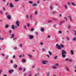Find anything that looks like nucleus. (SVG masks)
<instances>
[{
  "mask_svg": "<svg viewBox=\"0 0 76 76\" xmlns=\"http://www.w3.org/2000/svg\"><path fill=\"white\" fill-rule=\"evenodd\" d=\"M61 47H62L63 48V47H64V46H63V45H61Z\"/></svg>",
  "mask_w": 76,
  "mask_h": 76,
  "instance_id": "5fc2aeb1",
  "label": "nucleus"
},
{
  "mask_svg": "<svg viewBox=\"0 0 76 76\" xmlns=\"http://www.w3.org/2000/svg\"><path fill=\"white\" fill-rule=\"evenodd\" d=\"M68 18H69L70 20H71V21H72V18H71V17L70 16H68Z\"/></svg>",
  "mask_w": 76,
  "mask_h": 76,
  "instance_id": "b1692460",
  "label": "nucleus"
},
{
  "mask_svg": "<svg viewBox=\"0 0 76 76\" xmlns=\"http://www.w3.org/2000/svg\"><path fill=\"white\" fill-rule=\"evenodd\" d=\"M26 18H27V19H28V18H29V16L28 15H26Z\"/></svg>",
  "mask_w": 76,
  "mask_h": 76,
  "instance_id": "864d4df0",
  "label": "nucleus"
},
{
  "mask_svg": "<svg viewBox=\"0 0 76 76\" xmlns=\"http://www.w3.org/2000/svg\"><path fill=\"white\" fill-rule=\"evenodd\" d=\"M35 67V65H33L32 66V69H34V68Z\"/></svg>",
  "mask_w": 76,
  "mask_h": 76,
  "instance_id": "603ef678",
  "label": "nucleus"
},
{
  "mask_svg": "<svg viewBox=\"0 0 76 76\" xmlns=\"http://www.w3.org/2000/svg\"><path fill=\"white\" fill-rule=\"evenodd\" d=\"M9 72L10 74H11V73L13 72V70H9Z\"/></svg>",
  "mask_w": 76,
  "mask_h": 76,
  "instance_id": "39448f33",
  "label": "nucleus"
},
{
  "mask_svg": "<svg viewBox=\"0 0 76 76\" xmlns=\"http://www.w3.org/2000/svg\"><path fill=\"white\" fill-rule=\"evenodd\" d=\"M13 67H14V68H15V69H16V68H17V65L16 64L14 65L13 66Z\"/></svg>",
  "mask_w": 76,
  "mask_h": 76,
  "instance_id": "9d476101",
  "label": "nucleus"
},
{
  "mask_svg": "<svg viewBox=\"0 0 76 76\" xmlns=\"http://www.w3.org/2000/svg\"><path fill=\"white\" fill-rule=\"evenodd\" d=\"M30 18H31V20H33V18H32V15H31Z\"/></svg>",
  "mask_w": 76,
  "mask_h": 76,
  "instance_id": "2f4dec72",
  "label": "nucleus"
},
{
  "mask_svg": "<svg viewBox=\"0 0 76 76\" xmlns=\"http://www.w3.org/2000/svg\"><path fill=\"white\" fill-rule=\"evenodd\" d=\"M15 55L13 57V58H15Z\"/></svg>",
  "mask_w": 76,
  "mask_h": 76,
  "instance_id": "bf43d9fd",
  "label": "nucleus"
},
{
  "mask_svg": "<svg viewBox=\"0 0 76 76\" xmlns=\"http://www.w3.org/2000/svg\"><path fill=\"white\" fill-rule=\"evenodd\" d=\"M26 75H27V74H26V73H24V75L25 76H26Z\"/></svg>",
  "mask_w": 76,
  "mask_h": 76,
  "instance_id": "6e6d98bb",
  "label": "nucleus"
},
{
  "mask_svg": "<svg viewBox=\"0 0 76 76\" xmlns=\"http://www.w3.org/2000/svg\"><path fill=\"white\" fill-rule=\"evenodd\" d=\"M12 30H10L9 31V33H12Z\"/></svg>",
  "mask_w": 76,
  "mask_h": 76,
  "instance_id": "338daca9",
  "label": "nucleus"
},
{
  "mask_svg": "<svg viewBox=\"0 0 76 76\" xmlns=\"http://www.w3.org/2000/svg\"><path fill=\"white\" fill-rule=\"evenodd\" d=\"M72 40H73L74 41H76V37H74V38L72 39Z\"/></svg>",
  "mask_w": 76,
  "mask_h": 76,
  "instance_id": "6ab92c4d",
  "label": "nucleus"
},
{
  "mask_svg": "<svg viewBox=\"0 0 76 76\" xmlns=\"http://www.w3.org/2000/svg\"><path fill=\"white\" fill-rule=\"evenodd\" d=\"M40 45H43V42H41L40 43Z\"/></svg>",
  "mask_w": 76,
  "mask_h": 76,
  "instance_id": "09e8293b",
  "label": "nucleus"
},
{
  "mask_svg": "<svg viewBox=\"0 0 76 76\" xmlns=\"http://www.w3.org/2000/svg\"><path fill=\"white\" fill-rule=\"evenodd\" d=\"M12 28L13 29H14L15 28V27L14 26V25H12Z\"/></svg>",
  "mask_w": 76,
  "mask_h": 76,
  "instance_id": "a211bd4d",
  "label": "nucleus"
},
{
  "mask_svg": "<svg viewBox=\"0 0 76 76\" xmlns=\"http://www.w3.org/2000/svg\"><path fill=\"white\" fill-rule=\"evenodd\" d=\"M41 30L42 32H44V28H41Z\"/></svg>",
  "mask_w": 76,
  "mask_h": 76,
  "instance_id": "412c9836",
  "label": "nucleus"
},
{
  "mask_svg": "<svg viewBox=\"0 0 76 76\" xmlns=\"http://www.w3.org/2000/svg\"><path fill=\"white\" fill-rule=\"evenodd\" d=\"M14 50H16V49H17V47H14Z\"/></svg>",
  "mask_w": 76,
  "mask_h": 76,
  "instance_id": "c03bdc74",
  "label": "nucleus"
},
{
  "mask_svg": "<svg viewBox=\"0 0 76 76\" xmlns=\"http://www.w3.org/2000/svg\"><path fill=\"white\" fill-rule=\"evenodd\" d=\"M23 72H25L26 71V68H23Z\"/></svg>",
  "mask_w": 76,
  "mask_h": 76,
  "instance_id": "7c9ffc66",
  "label": "nucleus"
},
{
  "mask_svg": "<svg viewBox=\"0 0 76 76\" xmlns=\"http://www.w3.org/2000/svg\"><path fill=\"white\" fill-rule=\"evenodd\" d=\"M35 14L36 15H38V12H37V11H35Z\"/></svg>",
  "mask_w": 76,
  "mask_h": 76,
  "instance_id": "f704fd0d",
  "label": "nucleus"
},
{
  "mask_svg": "<svg viewBox=\"0 0 76 76\" xmlns=\"http://www.w3.org/2000/svg\"><path fill=\"white\" fill-rule=\"evenodd\" d=\"M47 57H48V58H50V56H49V55H47Z\"/></svg>",
  "mask_w": 76,
  "mask_h": 76,
  "instance_id": "0e129e2a",
  "label": "nucleus"
},
{
  "mask_svg": "<svg viewBox=\"0 0 76 76\" xmlns=\"http://www.w3.org/2000/svg\"><path fill=\"white\" fill-rule=\"evenodd\" d=\"M69 59L68 58H66L65 59L66 61H69Z\"/></svg>",
  "mask_w": 76,
  "mask_h": 76,
  "instance_id": "49530a36",
  "label": "nucleus"
},
{
  "mask_svg": "<svg viewBox=\"0 0 76 76\" xmlns=\"http://www.w3.org/2000/svg\"><path fill=\"white\" fill-rule=\"evenodd\" d=\"M66 51L64 50H62L61 54L63 58H65L66 57Z\"/></svg>",
  "mask_w": 76,
  "mask_h": 76,
  "instance_id": "f257e3e1",
  "label": "nucleus"
},
{
  "mask_svg": "<svg viewBox=\"0 0 76 76\" xmlns=\"http://www.w3.org/2000/svg\"><path fill=\"white\" fill-rule=\"evenodd\" d=\"M22 61L23 63H25V62H26V60L25 59H23L22 60Z\"/></svg>",
  "mask_w": 76,
  "mask_h": 76,
  "instance_id": "dca6fc26",
  "label": "nucleus"
},
{
  "mask_svg": "<svg viewBox=\"0 0 76 76\" xmlns=\"http://www.w3.org/2000/svg\"><path fill=\"white\" fill-rule=\"evenodd\" d=\"M20 47H22V44H20Z\"/></svg>",
  "mask_w": 76,
  "mask_h": 76,
  "instance_id": "79ce46f5",
  "label": "nucleus"
},
{
  "mask_svg": "<svg viewBox=\"0 0 76 76\" xmlns=\"http://www.w3.org/2000/svg\"><path fill=\"white\" fill-rule=\"evenodd\" d=\"M14 1L16 2H18L19 1V0H15Z\"/></svg>",
  "mask_w": 76,
  "mask_h": 76,
  "instance_id": "4c0bfd02",
  "label": "nucleus"
},
{
  "mask_svg": "<svg viewBox=\"0 0 76 76\" xmlns=\"http://www.w3.org/2000/svg\"><path fill=\"white\" fill-rule=\"evenodd\" d=\"M64 6L65 9H67V7H68V6H67V5H64Z\"/></svg>",
  "mask_w": 76,
  "mask_h": 76,
  "instance_id": "5701e85b",
  "label": "nucleus"
},
{
  "mask_svg": "<svg viewBox=\"0 0 76 76\" xmlns=\"http://www.w3.org/2000/svg\"><path fill=\"white\" fill-rule=\"evenodd\" d=\"M0 13L1 14V15H2V14L3 13V12L2 11H0Z\"/></svg>",
  "mask_w": 76,
  "mask_h": 76,
  "instance_id": "de8ad7c7",
  "label": "nucleus"
},
{
  "mask_svg": "<svg viewBox=\"0 0 76 76\" xmlns=\"http://www.w3.org/2000/svg\"><path fill=\"white\" fill-rule=\"evenodd\" d=\"M22 70V68L21 67H20L19 68V70L20 71L21 70Z\"/></svg>",
  "mask_w": 76,
  "mask_h": 76,
  "instance_id": "473e14b6",
  "label": "nucleus"
},
{
  "mask_svg": "<svg viewBox=\"0 0 76 76\" xmlns=\"http://www.w3.org/2000/svg\"><path fill=\"white\" fill-rule=\"evenodd\" d=\"M20 23V22L19 21H16V24L17 26H19V24Z\"/></svg>",
  "mask_w": 76,
  "mask_h": 76,
  "instance_id": "7ed1b4c3",
  "label": "nucleus"
},
{
  "mask_svg": "<svg viewBox=\"0 0 76 76\" xmlns=\"http://www.w3.org/2000/svg\"><path fill=\"white\" fill-rule=\"evenodd\" d=\"M72 5L73 6H76V4L73 2L72 3Z\"/></svg>",
  "mask_w": 76,
  "mask_h": 76,
  "instance_id": "f8f14e48",
  "label": "nucleus"
},
{
  "mask_svg": "<svg viewBox=\"0 0 76 76\" xmlns=\"http://www.w3.org/2000/svg\"><path fill=\"white\" fill-rule=\"evenodd\" d=\"M58 48V50H61V47L60 46H58L57 48Z\"/></svg>",
  "mask_w": 76,
  "mask_h": 76,
  "instance_id": "ddd939ff",
  "label": "nucleus"
},
{
  "mask_svg": "<svg viewBox=\"0 0 76 76\" xmlns=\"http://www.w3.org/2000/svg\"><path fill=\"white\" fill-rule=\"evenodd\" d=\"M7 18L8 19H11V17L10 15H8L7 17Z\"/></svg>",
  "mask_w": 76,
  "mask_h": 76,
  "instance_id": "9b49d317",
  "label": "nucleus"
},
{
  "mask_svg": "<svg viewBox=\"0 0 76 76\" xmlns=\"http://www.w3.org/2000/svg\"><path fill=\"white\" fill-rule=\"evenodd\" d=\"M59 65V64H55V66H56L57 67V66H58Z\"/></svg>",
  "mask_w": 76,
  "mask_h": 76,
  "instance_id": "c85d7f7f",
  "label": "nucleus"
},
{
  "mask_svg": "<svg viewBox=\"0 0 76 76\" xmlns=\"http://www.w3.org/2000/svg\"><path fill=\"white\" fill-rule=\"evenodd\" d=\"M37 3L38 4H39V1H37Z\"/></svg>",
  "mask_w": 76,
  "mask_h": 76,
  "instance_id": "69168bd1",
  "label": "nucleus"
},
{
  "mask_svg": "<svg viewBox=\"0 0 76 76\" xmlns=\"http://www.w3.org/2000/svg\"><path fill=\"white\" fill-rule=\"evenodd\" d=\"M33 6H37V5L35 4H33L32 5Z\"/></svg>",
  "mask_w": 76,
  "mask_h": 76,
  "instance_id": "c756f323",
  "label": "nucleus"
},
{
  "mask_svg": "<svg viewBox=\"0 0 76 76\" xmlns=\"http://www.w3.org/2000/svg\"><path fill=\"white\" fill-rule=\"evenodd\" d=\"M34 28H31V31H34Z\"/></svg>",
  "mask_w": 76,
  "mask_h": 76,
  "instance_id": "a18cd8bd",
  "label": "nucleus"
},
{
  "mask_svg": "<svg viewBox=\"0 0 76 76\" xmlns=\"http://www.w3.org/2000/svg\"><path fill=\"white\" fill-rule=\"evenodd\" d=\"M56 11H53V14H54V13H56Z\"/></svg>",
  "mask_w": 76,
  "mask_h": 76,
  "instance_id": "3c124183",
  "label": "nucleus"
},
{
  "mask_svg": "<svg viewBox=\"0 0 76 76\" xmlns=\"http://www.w3.org/2000/svg\"><path fill=\"white\" fill-rule=\"evenodd\" d=\"M29 76H32V73H31L29 74Z\"/></svg>",
  "mask_w": 76,
  "mask_h": 76,
  "instance_id": "37998d69",
  "label": "nucleus"
},
{
  "mask_svg": "<svg viewBox=\"0 0 76 76\" xmlns=\"http://www.w3.org/2000/svg\"><path fill=\"white\" fill-rule=\"evenodd\" d=\"M70 52L72 55H73V54H74V52H73V50H71L70 51Z\"/></svg>",
  "mask_w": 76,
  "mask_h": 76,
  "instance_id": "0eeeda50",
  "label": "nucleus"
},
{
  "mask_svg": "<svg viewBox=\"0 0 76 76\" xmlns=\"http://www.w3.org/2000/svg\"><path fill=\"white\" fill-rule=\"evenodd\" d=\"M70 27H71V26H68V29H70Z\"/></svg>",
  "mask_w": 76,
  "mask_h": 76,
  "instance_id": "a19ab883",
  "label": "nucleus"
},
{
  "mask_svg": "<svg viewBox=\"0 0 76 76\" xmlns=\"http://www.w3.org/2000/svg\"><path fill=\"white\" fill-rule=\"evenodd\" d=\"M53 20H55L56 21H57L58 20V19H54V18H53Z\"/></svg>",
  "mask_w": 76,
  "mask_h": 76,
  "instance_id": "72a5a7b5",
  "label": "nucleus"
},
{
  "mask_svg": "<svg viewBox=\"0 0 76 76\" xmlns=\"http://www.w3.org/2000/svg\"><path fill=\"white\" fill-rule=\"evenodd\" d=\"M57 58V56H56L54 57V59H55V60H56V59Z\"/></svg>",
  "mask_w": 76,
  "mask_h": 76,
  "instance_id": "8fccbe9b",
  "label": "nucleus"
},
{
  "mask_svg": "<svg viewBox=\"0 0 76 76\" xmlns=\"http://www.w3.org/2000/svg\"><path fill=\"white\" fill-rule=\"evenodd\" d=\"M50 76V72H48L47 73V76Z\"/></svg>",
  "mask_w": 76,
  "mask_h": 76,
  "instance_id": "393cba45",
  "label": "nucleus"
},
{
  "mask_svg": "<svg viewBox=\"0 0 76 76\" xmlns=\"http://www.w3.org/2000/svg\"><path fill=\"white\" fill-rule=\"evenodd\" d=\"M10 7L13 8V5L12 3H10Z\"/></svg>",
  "mask_w": 76,
  "mask_h": 76,
  "instance_id": "423d86ee",
  "label": "nucleus"
},
{
  "mask_svg": "<svg viewBox=\"0 0 76 76\" xmlns=\"http://www.w3.org/2000/svg\"><path fill=\"white\" fill-rule=\"evenodd\" d=\"M0 40H3V38H1V36H0Z\"/></svg>",
  "mask_w": 76,
  "mask_h": 76,
  "instance_id": "ea45409f",
  "label": "nucleus"
},
{
  "mask_svg": "<svg viewBox=\"0 0 76 76\" xmlns=\"http://www.w3.org/2000/svg\"><path fill=\"white\" fill-rule=\"evenodd\" d=\"M47 61H42V63L43 64H47L46 63H47Z\"/></svg>",
  "mask_w": 76,
  "mask_h": 76,
  "instance_id": "20e7f679",
  "label": "nucleus"
},
{
  "mask_svg": "<svg viewBox=\"0 0 76 76\" xmlns=\"http://www.w3.org/2000/svg\"><path fill=\"white\" fill-rule=\"evenodd\" d=\"M64 19H65V20H66V22L67 21V18L66 17H64Z\"/></svg>",
  "mask_w": 76,
  "mask_h": 76,
  "instance_id": "bb28decb",
  "label": "nucleus"
},
{
  "mask_svg": "<svg viewBox=\"0 0 76 76\" xmlns=\"http://www.w3.org/2000/svg\"><path fill=\"white\" fill-rule=\"evenodd\" d=\"M59 46V45H58V44H56V48H57Z\"/></svg>",
  "mask_w": 76,
  "mask_h": 76,
  "instance_id": "e433bc0d",
  "label": "nucleus"
},
{
  "mask_svg": "<svg viewBox=\"0 0 76 76\" xmlns=\"http://www.w3.org/2000/svg\"><path fill=\"white\" fill-rule=\"evenodd\" d=\"M15 37V34H12L11 36V38H14Z\"/></svg>",
  "mask_w": 76,
  "mask_h": 76,
  "instance_id": "6e6552de",
  "label": "nucleus"
},
{
  "mask_svg": "<svg viewBox=\"0 0 76 76\" xmlns=\"http://www.w3.org/2000/svg\"><path fill=\"white\" fill-rule=\"evenodd\" d=\"M24 28H25V29H26V26H24Z\"/></svg>",
  "mask_w": 76,
  "mask_h": 76,
  "instance_id": "4d7b16f0",
  "label": "nucleus"
},
{
  "mask_svg": "<svg viewBox=\"0 0 76 76\" xmlns=\"http://www.w3.org/2000/svg\"><path fill=\"white\" fill-rule=\"evenodd\" d=\"M52 68H53V69H56L57 68V66H56L54 65L52 66Z\"/></svg>",
  "mask_w": 76,
  "mask_h": 76,
  "instance_id": "1a4fd4ad",
  "label": "nucleus"
},
{
  "mask_svg": "<svg viewBox=\"0 0 76 76\" xmlns=\"http://www.w3.org/2000/svg\"><path fill=\"white\" fill-rule=\"evenodd\" d=\"M3 76H7V75H6V74H4Z\"/></svg>",
  "mask_w": 76,
  "mask_h": 76,
  "instance_id": "774afa93",
  "label": "nucleus"
},
{
  "mask_svg": "<svg viewBox=\"0 0 76 76\" xmlns=\"http://www.w3.org/2000/svg\"><path fill=\"white\" fill-rule=\"evenodd\" d=\"M8 58H9V56L7 55L6 56V60H7V59H8Z\"/></svg>",
  "mask_w": 76,
  "mask_h": 76,
  "instance_id": "cd10ccee",
  "label": "nucleus"
},
{
  "mask_svg": "<svg viewBox=\"0 0 76 76\" xmlns=\"http://www.w3.org/2000/svg\"><path fill=\"white\" fill-rule=\"evenodd\" d=\"M8 15V14L7 13V12H6V13H5V15H6V16H7V15Z\"/></svg>",
  "mask_w": 76,
  "mask_h": 76,
  "instance_id": "e2e57ef3",
  "label": "nucleus"
},
{
  "mask_svg": "<svg viewBox=\"0 0 76 76\" xmlns=\"http://www.w3.org/2000/svg\"><path fill=\"white\" fill-rule=\"evenodd\" d=\"M38 75V74H36L34 76H37Z\"/></svg>",
  "mask_w": 76,
  "mask_h": 76,
  "instance_id": "052dcab7",
  "label": "nucleus"
},
{
  "mask_svg": "<svg viewBox=\"0 0 76 76\" xmlns=\"http://www.w3.org/2000/svg\"><path fill=\"white\" fill-rule=\"evenodd\" d=\"M28 38L30 39H34V36L32 35H29Z\"/></svg>",
  "mask_w": 76,
  "mask_h": 76,
  "instance_id": "f03ea898",
  "label": "nucleus"
},
{
  "mask_svg": "<svg viewBox=\"0 0 76 76\" xmlns=\"http://www.w3.org/2000/svg\"><path fill=\"white\" fill-rule=\"evenodd\" d=\"M28 2L30 4H34V2L32 1H29Z\"/></svg>",
  "mask_w": 76,
  "mask_h": 76,
  "instance_id": "f3484780",
  "label": "nucleus"
},
{
  "mask_svg": "<svg viewBox=\"0 0 76 76\" xmlns=\"http://www.w3.org/2000/svg\"><path fill=\"white\" fill-rule=\"evenodd\" d=\"M64 22V21H62L60 22V26L61 25V24H62V23H63V22Z\"/></svg>",
  "mask_w": 76,
  "mask_h": 76,
  "instance_id": "4be33fe9",
  "label": "nucleus"
},
{
  "mask_svg": "<svg viewBox=\"0 0 76 76\" xmlns=\"http://www.w3.org/2000/svg\"><path fill=\"white\" fill-rule=\"evenodd\" d=\"M48 23H50V22H53V20H48Z\"/></svg>",
  "mask_w": 76,
  "mask_h": 76,
  "instance_id": "a878e982",
  "label": "nucleus"
},
{
  "mask_svg": "<svg viewBox=\"0 0 76 76\" xmlns=\"http://www.w3.org/2000/svg\"><path fill=\"white\" fill-rule=\"evenodd\" d=\"M58 33L59 34H61V33H62V32H61V31H58Z\"/></svg>",
  "mask_w": 76,
  "mask_h": 76,
  "instance_id": "58836bf2",
  "label": "nucleus"
},
{
  "mask_svg": "<svg viewBox=\"0 0 76 76\" xmlns=\"http://www.w3.org/2000/svg\"><path fill=\"white\" fill-rule=\"evenodd\" d=\"M48 53H49V54L50 55V56H52V53H51V52L49 51Z\"/></svg>",
  "mask_w": 76,
  "mask_h": 76,
  "instance_id": "aec40b11",
  "label": "nucleus"
},
{
  "mask_svg": "<svg viewBox=\"0 0 76 76\" xmlns=\"http://www.w3.org/2000/svg\"><path fill=\"white\" fill-rule=\"evenodd\" d=\"M48 38H50V35H48L47 37Z\"/></svg>",
  "mask_w": 76,
  "mask_h": 76,
  "instance_id": "680f3d73",
  "label": "nucleus"
},
{
  "mask_svg": "<svg viewBox=\"0 0 76 76\" xmlns=\"http://www.w3.org/2000/svg\"><path fill=\"white\" fill-rule=\"evenodd\" d=\"M66 70H68V71H69V69H68V68H67V67L66 68Z\"/></svg>",
  "mask_w": 76,
  "mask_h": 76,
  "instance_id": "13d9d810",
  "label": "nucleus"
},
{
  "mask_svg": "<svg viewBox=\"0 0 76 76\" xmlns=\"http://www.w3.org/2000/svg\"><path fill=\"white\" fill-rule=\"evenodd\" d=\"M8 27H9V25H7L5 26V27L6 28H8Z\"/></svg>",
  "mask_w": 76,
  "mask_h": 76,
  "instance_id": "c9c22d12",
  "label": "nucleus"
},
{
  "mask_svg": "<svg viewBox=\"0 0 76 76\" xmlns=\"http://www.w3.org/2000/svg\"><path fill=\"white\" fill-rule=\"evenodd\" d=\"M28 56H29V57L30 58H32V55H30L29 54L28 55Z\"/></svg>",
  "mask_w": 76,
  "mask_h": 76,
  "instance_id": "2eb2a0df",
  "label": "nucleus"
},
{
  "mask_svg": "<svg viewBox=\"0 0 76 76\" xmlns=\"http://www.w3.org/2000/svg\"><path fill=\"white\" fill-rule=\"evenodd\" d=\"M50 9L51 10H53V7L51 5L50 6Z\"/></svg>",
  "mask_w": 76,
  "mask_h": 76,
  "instance_id": "4468645a",
  "label": "nucleus"
}]
</instances>
